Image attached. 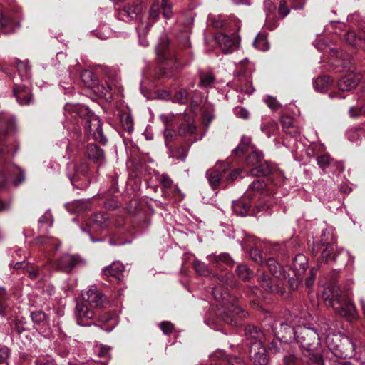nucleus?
Here are the masks:
<instances>
[{"mask_svg": "<svg viewBox=\"0 0 365 365\" xmlns=\"http://www.w3.org/2000/svg\"><path fill=\"white\" fill-rule=\"evenodd\" d=\"M217 285L212 289L214 299L220 302V307L216 314L220 320L233 327L240 324V319L245 317L247 312L243 310L227 292L229 287L236 286V282L230 273L217 277Z\"/></svg>", "mask_w": 365, "mask_h": 365, "instance_id": "obj_1", "label": "nucleus"}, {"mask_svg": "<svg viewBox=\"0 0 365 365\" xmlns=\"http://www.w3.org/2000/svg\"><path fill=\"white\" fill-rule=\"evenodd\" d=\"M322 297L327 307H331L336 313L348 321H353L357 317L355 305L339 290L335 283H331L324 287Z\"/></svg>", "mask_w": 365, "mask_h": 365, "instance_id": "obj_2", "label": "nucleus"}, {"mask_svg": "<svg viewBox=\"0 0 365 365\" xmlns=\"http://www.w3.org/2000/svg\"><path fill=\"white\" fill-rule=\"evenodd\" d=\"M64 109L66 112L74 113L72 117L78 116L83 118V117L85 116V118L82 120V123L88 134L102 145L106 144L107 138L103 135L102 123L97 115L93 113L90 114V112L87 109L82 108L78 104L73 105L66 103L64 106Z\"/></svg>", "mask_w": 365, "mask_h": 365, "instance_id": "obj_3", "label": "nucleus"}, {"mask_svg": "<svg viewBox=\"0 0 365 365\" xmlns=\"http://www.w3.org/2000/svg\"><path fill=\"white\" fill-rule=\"evenodd\" d=\"M335 242L336 237L332 229L327 228L322 231L321 246L324 247V248L321 254L322 258L327 263L339 262L341 265H344L345 261L347 260L346 264L352 265L354 262V257L351 256L348 251H345L343 249L337 250Z\"/></svg>", "mask_w": 365, "mask_h": 365, "instance_id": "obj_4", "label": "nucleus"}, {"mask_svg": "<svg viewBox=\"0 0 365 365\" xmlns=\"http://www.w3.org/2000/svg\"><path fill=\"white\" fill-rule=\"evenodd\" d=\"M295 339L306 351L317 349L322 341L318 329L305 326L297 327Z\"/></svg>", "mask_w": 365, "mask_h": 365, "instance_id": "obj_5", "label": "nucleus"}, {"mask_svg": "<svg viewBox=\"0 0 365 365\" xmlns=\"http://www.w3.org/2000/svg\"><path fill=\"white\" fill-rule=\"evenodd\" d=\"M325 342L330 351L338 358H346L348 349H352L353 344L346 336L331 333L325 337Z\"/></svg>", "mask_w": 365, "mask_h": 365, "instance_id": "obj_6", "label": "nucleus"}, {"mask_svg": "<svg viewBox=\"0 0 365 365\" xmlns=\"http://www.w3.org/2000/svg\"><path fill=\"white\" fill-rule=\"evenodd\" d=\"M68 177L71 184L76 188H81L83 185L76 184L78 181H84L88 179L89 165L86 162L80 163H70L67 166Z\"/></svg>", "mask_w": 365, "mask_h": 365, "instance_id": "obj_7", "label": "nucleus"}, {"mask_svg": "<svg viewBox=\"0 0 365 365\" xmlns=\"http://www.w3.org/2000/svg\"><path fill=\"white\" fill-rule=\"evenodd\" d=\"M24 171L16 165H6L0 170V187L4 186L7 181H11L15 186L24 181Z\"/></svg>", "mask_w": 365, "mask_h": 365, "instance_id": "obj_8", "label": "nucleus"}, {"mask_svg": "<svg viewBox=\"0 0 365 365\" xmlns=\"http://www.w3.org/2000/svg\"><path fill=\"white\" fill-rule=\"evenodd\" d=\"M110 224L109 217L107 214L96 213L87 222L88 235L93 242L101 241V239H94L91 232H98L106 229Z\"/></svg>", "mask_w": 365, "mask_h": 365, "instance_id": "obj_9", "label": "nucleus"}, {"mask_svg": "<svg viewBox=\"0 0 365 365\" xmlns=\"http://www.w3.org/2000/svg\"><path fill=\"white\" fill-rule=\"evenodd\" d=\"M81 263H84V261L78 255L65 254L56 260L53 266L56 269L68 274Z\"/></svg>", "mask_w": 365, "mask_h": 365, "instance_id": "obj_10", "label": "nucleus"}, {"mask_svg": "<svg viewBox=\"0 0 365 365\" xmlns=\"http://www.w3.org/2000/svg\"><path fill=\"white\" fill-rule=\"evenodd\" d=\"M169 41L168 38L165 36H163L160 38V41L158 44L155 47V51L158 57L161 61H168L170 60L171 62H173L175 68H180L183 66L181 65L180 58H177L173 57L172 54L169 51ZM189 64V63H184V66Z\"/></svg>", "mask_w": 365, "mask_h": 365, "instance_id": "obj_11", "label": "nucleus"}, {"mask_svg": "<svg viewBox=\"0 0 365 365\" xmlns=\"http://www.w3.org/2000/svg\"><path fill=\"white\" fill-rule=\"evenodd\" d=\"M216 40L225 53H230L239 48V38L235 34L220 33L216 36Z\"/></svg>", "mask_w": 365, "mask_h": 365, "instance_id": "obj_12", "label": "nucleus"}, {"mask_svg": "<svg viewBox=\"0 0 365 365\" xmlns=\"http://www.w3.org/2000/svg\"><path fill=\"white\" fill-rule=\"evenodd\" d=\"M172 5L169 0H161V5L160 6L158 2H155L152 4L149 11L150 20H156L160 17L161 10L163 11V15L167 19H170L173 16V11L171 10Z\"/></svg>", "mask_w": 365, "mask_h": 365, "instance_id": "obj_13", "label": "nucleus"}, {"mask_svg": "<svg viewBox=\"0 0 365 365\" xmlns=\"http://www.w3.org/2000/svg\"><path fill=\"white\" fill-rule=\"evenodd\" d=\"M249 357L255 365H267L268 358L264 345L260 343L253 344L249 349Z\"/></svg>", "mask_w": 365, "mask_h": 365, "instance_id": "obj_14", "label": "nucleus"}, {"mask_svg": "<svg viewBox=\"0 0 365 365\" xmlns=\"http://www.w3.org/2000/svg\"><path fill=\"white\" fill-rule=\"evenodd\" d=\"M245 337L247 345L250 347L253 344L265 343L266 335L264 332L254 325H249L245 329Z\"/></svg>", "mask_w": 365, "mask_h": 365, "instance_id": "obj_15", "label": "nucleus"}, {"mask_svg": "<svg viewBox=\"0 0 365 365\" xmlns=\"http://www.w3.org/2000/svg\"><path fill=\"white\" fill-rule=\"evenodd\" d=\"M93 312L89 309L83 303H77L76 307V317L77 324L82 327H89L93 323L91 320L93 317Z\"/></svg>", "mask_w": 365, "mask_h": 365, "instance_id": "obj_16", "label": "nucleus"}, {"mask_svg": "<svg viewBox=\"0 0 365 365\" xmlns=\"http://www.w3.org/2000/svg\"><path fill=\"white\" fill-rule=\"evenodd\" d=\"M82 297L91 307H102L106 303V297L96 289H89L83 292Z\"/></svg>", "mask_w": 365, "mask_h": 365, "instance_id": "obj_17", "label": "nucleus"}, {"mask_svg": "<svg viewBox=\"0 0 365 365\" xmlns=\"http://www.w3.org/2000/svg\"><path fill=\"white\" fill-rule=\"evenodd\" d=\"M14 95L19 105H29L32 101L31 90L26 85H19L15 83L14 86Z\"/></svg>", "mask_w": 365, "mask_h": 365, "instance_id": "obj_18", "label": "nucleus"}, {"mask_svg": "<svg viewBox=\"0 0 365 365\" xmlns=\"http://www.w3.org/2000/svg\"><path fill=\"white\" fill-rule=\"evenodd\" d=\"M142 11L140 4H133L125 6L118 13V18L124 21H129L136 19Z\"/></svg>", "mask_w": 365, "mask_h": 365, "instance_id": "obj_19", "label": "nucleus"}, {"mask_svg": "<svg viewBox=\"0 0 365 365\" xmlns=\"http://www.w3.org/2000/svg\"><path fill=\"white\" fill-rule=\"evenodd\" d=\"M296 329L297 327H294L287 323L282 322L279 324V327L276 324L273 330L279 341L288 342L291 341L293 337L295 339Z\"/></svg>", "mask_w": 365, "mask_h": 365, "instance_id": "obj_20", "label": "nucleus"}, {"mask_svg": "<svg viewBox=\"0 0 365 365\" xmlns=\"http://www.w3.org/2000/svg\"><path fill=\"white\" fill-rule=\"evenodd\" d=\"M207 259L212 267L219 269H226L233 264V260L228 253H221L220 255L212 254L207 256Z\"/></svg>", "mask_w": 365, "mask_h": 365, "instance_id": "obj_21", "label": "nucleus"}, {"mask_svg": "<svg viewBox=\"0 0 365 365\" xmlns=\"http://www.w3.org/2000/svg\"><path fill=\"white\" fill-rule=\"evenodd\" d=\"M360 79L361 76L359 74L349 73L339 81V89L341 91H351L356 87Z\"/></svg>", "mask_w": 365, "mask_h": 365, "instance_id": "obj_22", "label": "nucleus"}, {"mask_svg": "<svg viewBox=\"0 0 365 365\" xmlns=\"http://www.w3.org/2000/svg\"><path fill=\"white\" fill-rule=\"evenodd\" d=\"M345 41L354 48H360L365 51V28L356 34L353 31L345 34Z\"/></svg>", "mask_w": 365, "mask_h": 365, "instance_id": "obj_23", "label": "nucleus"}, {"mask_svg": "<svg viewBox=\"0 0 365 365\" xmlns=\"http://www.w3.org/2000/svg\"><path fill=\"white\" fill-rule=\"evenodd\" d=\"M307 267L308 259L307 257L302 254L296 255L292 267V270L294 277L297 278H302Z\"/></svg>", "mask_w": 365, "mask_h": 365, "instance_id": "obj_24", "label": "nucleus"}, {"mask_svg": "<svg viewBox=\"0 0 365 365\" xmlns=\"http://www.w3.org/2000/svg\"><path fill=\"white\" fill-rule=\"evenodd\" d=\"M85 154L88 158L96 163H102L105 160L103 150L93 143H89L86 145Z\"/></svg>", "mask_w": 365, "mask_h": 365, "instance_id": "obj_25", "label": "nucleus"}, {"mask_svg": "<svg viewBox=\"0 0 365 365\" xmlns=\"http://www.w3.org/2000/svg\"><path fill=\"white\" fill-rule=\"evenodd\" d=\"M196 127L194 125V118L192 115L185 114L183 116V121L180 123L178 132L180 135L192 134L195 132Z\"/></svg>", "mask_w": 365, "mask_h": 365, "instance_id": "obj_26", "label": "nucleus"}, {"mask_svg": "<svg viewBox=\"0 0 365 365\" xmlns=\"http://www.w3.org/2000/svg\"><path fill=\"white\" fill-rule=\"evenodd\" d=\"M124 266L120 262H115L103 269V274L107 277L115 278L118 281L123 277Z\"/></svg>", "mask_w": 365, "mask_h": 365, "instance_id": "obj_27", "label": "nucleus"}, {"mask_svg": "<svg viewBox=\"0 0 365 365\" xmlns=\"http://www.w3.org/2000/svg\"><path fill=\"white\" fill-rule=\"evenodd\" d=\"M274 165L265 161L263 163L252 168L250 170V175L252 176H267L270 175L274 170Z\"/></svg>", "mask_w": 365, "mask_h": 365, "instance_id": "obj_28", "label": "nucleus"}, {"mask_svg": "<svg viewBox=\"0 0 365 365\" xmlns=\"http://www.w3.org/2000/svg\"><path fill=\"white\" fill-rule=\"evenodd\" d=\"M267 266L268 267L270 272L276 278L282 279L285 278V272L281 264L273 257H269L266 262Z\"/></svg>", "mask_w": 365, "mask_h": 365, "instance_id": "obj_29", "label": "nucleus"}, {"mask_svg": "<svg viewBox=\"0 0 365 365\" xmlns=\"http://www.w3.org/2000/svg\"><path fill=\"white\" fill-rule=\"evenodd\" d=\"M66 210L72 212H82L90 209V205L88 200H77L71 203L66 204Z\"/></svg>", "mask_w": 365, "mask_h": 365, "instance_id": "obj_30", "label": "nucleus"}, {"mask_svg": "<svg viewBox=\"0 0 365 365\" xmlns=\"http://www.w3.org/2000/svg\"><path fill=\"white\" fill-rule=\"evenodd\" d=\"M206 177L212 190H215L221 183L222 172L210 169L207 171Z\"/></svg>", "mask_w": 365, "mask_h": 365, "instance_id": "obj_31", "label": "nucleus"}, {"mask_svg": "<svg viewBox=\"0 0 365 365\" xmlns=\"http://www.w3.org/2000/svg\"><path fill=\"white\" fill-rule=\"evenodd\" d=\"M250 207L251 204L245 200L232 202L233 212L237 216L245 217L247 215Z\"/></svg>", "mask_w": 365, "mask_h": 365, "instance_id": "obj_32", "label": "nucleus"}, {"mask_svg": "<svg viewBox=\"0 0 365 365\" xmlns=\"http://www.w3.org/2000/svg\"><path fill=\"white\" fill-rule=\"evenodd\" d=\"M253 148L254 146L251 145V138L247 136H242L239 145L232 150V154L240 157Z\"/></svg>", "mask_w": 365, "mask_h": 365, "instance_id": "obj_33", "label": "nucleus"}, {"mask_svg": "<svg viewBox=\"0 0 365 365\" xmlns=\"http://www.w3.org/2000/svg\"><path fill=\"white\" fill-rule=\"evenodd\" d=\"M266 187V184L264 180L257 179L255 180L247 189L245 192V195L247 197L255 196L259 194L262 190Z\"/></svg>", "mask_w": 365, "mask_h": 365, "instance_id": "obj_34", "label": "nucleus"}, {"mask_svg": "<svg viewBox=\"0 0 365 365\" xmlns=\"http://www.w3.org/2000/svg\"><path fill=\"white\" fill-rule=\"evenodd\" d=\"M333 80L329 76H321L317 78L314 82L313 86L316 91L323 93L327 91L331 86Z\"/></svg>", "mask_w": 365, "mask_h": 365, "instance_id": "obj_35", "label": "nucleus"}, {"mask_svg": "<svg viewBox=\"0 0 365 365\" xmlns=\"http://www.w3.org/2000/svg\"><path fill=\"white\" fill-rule=\"evenodd\" d=\"M16 68L21 81H27L31 78V68L28 61H19L16 63Z\"/></svg>", "mask_w": 365, "mask_h": 365, "instance_id": "obj_36", "label": "nucleus"}, {"mask_svg": "<svg viewBox=\"0 0 365 365\" xmlns=\"http://www.w3.org/2000/svg\"><path fill=\"white\" fill-rule=\"evenodd\" d=\"M19 26V23H15L10 19L5 18L0 13V27L4 28V32L6 34L12 33Z\"/></svg>", "mask_w": 365, "mask_h": 365, "instance_id": "obj_37", "label": "nucleus"}, {"mask_svg": "<svg viewBox=\"0 0 365 365\" xmlns=\"http://www.w3.org/2000/svg\"><path fill=\"white\" fill-rule=\"evenodd\" d=\"M263 158L264 154L261 151L257 150L254 147L246 158V163L247 165H254L261 163Z\"/></svg>", "mask_w": 365, "mask_h": 365, "instance_id": "obj_38", "label": "nucleus"}, {"mask_svg": "<svg viewBox=\"0 0 365 365\" xmlns=\"http://www.w3.org/2000/svg\"><path fill=\"white\" fill-rule=\"evenodd\" d=\"M159 180L163 187V195L166 197L170 196L168 190L171 189L173 185V180L168 175L163 174Z\"/></svg>", "mask_w": 365, "mask_h": 365, "instance_id": "obj_39", "label": "nucleus"}, {"mask_svg": "<svg viewBox=\"0 0 365 365\" xmlns=\"http://www.w3.org/2000/svg\"><path fill=\"white\" fill-rule=\"evenodd\" d=\"M189 101V93L185 88L176 91L173 96V101L180 104H186Z\"/></svg>", "mask_w": 365, "mask_h": 365, "instance_id": "obj_40", "label": "nucleus"}, {"mask_svg": "<svg viewBox=\"0 0 365 365\" xmlns=\"http://www.w3.org/2000/svg\"><path fill=\"white\" fill-rule=\"evenodd\" d=\"M200 87H207L210 86L215 81L214 76L210 72H200Z\"/></svg>", "mask_w": 365, "mask_h": 365, "instance_id": "obj_41", "label": "nucleus"}, {"mask_svg": "<svg viewBox=\"0 0 365 365\" xmlns=\"http://www.w3.org/2000/svg\"><path fill=\"white\" fill-rule=\"evenodd\" d=\"M260 284L264 291L267 292H274L277 290V287L273 284L270 278L266 274L260 277Z\"/></svg>", "mask_w": 365, "mask_h": 365, "instance_id": "obj_42", "label": "nucleus"}, {"mask_svg": "<svg viewBox=\"0 0 365 365\" xmlns=\"http://www.w3.org/2000/svg\"><path fill=\"white\" fill-rule=\"evenodd\" d=\"M236 272L240 278L243 280L248 279L253 276L252 272L245 264H240L236 269Z\"/></svg>", "mask_w": 365, "mask_h": 365, "instance_id": "obj_43", "label": "nucleus"}, {"mask_svg": "<svg viewBox=\"0 0 365 365\" xmlns=\"http://www.w3.org/2000/svg\"><path fill=\"white\" fill-rule=\"evenodd\" d=\"M38 245H48L53 247L54 250H57L61 246V242L57 239L40 237L36 240Z\"/></svg>", "mask_w": 365, "mask_h": 365, "instance_id": "obj_44", "label": "nucleus"}, {"mask_svg": "<svg viewBox=\"0 0 365 365\" xmlns=\"http://www.w3.org/2000/svg\"><path fill=\"white\" fill-rule=\"evenodd\" d=\"M253 46L262 51H266L269 49V43L267 41V39L262 36H257L253 41Z\"/></svg>", "mask_w": 365, "mask_h": 365, "instance_id": "obj_45", "label": "nucleus"}, {"mask_svg": "<svg viewBox=\"0 0 365 365\" xmlns=\"http://www.w3.org/2000/svg\"><path fill=\"white\" fill-rule=\"evenodd\" d=\"M304 356L307 358V362L315 365H323V359L319 354L314 353L313 351H307Z\"/></svg>", "mask_w": 365, "mask_h": 365, "instance_id": "obj_46", "label": "nucleus"}, {"mask_svg": "<svg viewBox=\"0 0 365 365\" xmlns=\"http://www.w3.org/2000/svg\"><path fill=\"white\" fill-rule=\"evenodd\" d=\"M193 267L196 272L200 275L208 276L210 274L207 265L200 260H195L193 262Z\"/></svg>", "mask_w": 365, "mask_h": 365, "instance_id": "obj_47", "label": "nucleus"}, {"mask_svg": "<svg viewBox=\"0 0 365 365\" xmlns=\"http://www.w3.org/2000/svg\"><path fill=\"white\" fill-rule=\"evenodd\" d=\"M210 24L215 28H222L226 24L227 19L223 15L209 16Z\"/></svg>", "mask_w": 365, "mask_h": 365, "instance_id": "obj_48", "label": "nucleus"}, {"mask_svg": "<svg viewBox=\"0 0 365 365\" xmlns=\"http://www.w3.org/2000/svg\"><path fill=\"white\" fill-rule=\"evenodd\" d=\"M91 33L101 40L108 39L112 34L111 30L108 26H103L95 31H91Z\"/></svg>", "mask_w": 365, "mask_h": 365, "instance_id": "obj_49", "label": "nucleus"}, {"mask_svg": "<svg viewBox=\"0 0 365 365\" xmlns=\"http://www.w3.org/2000/svg\"><path fill=\"white\" fill-rule=\"evenodd\" d=\"M121 123L124 129L128 133H131L133 130V118L129 114L125 113L121 116Z\"/></svg>", "mask_w": 365, "mask_h": 365, "instance_id": "obj_50", "label": "nucleus"}, {"mask_svg": "<svg viewBox=\"0 0 365 365\" xmlns=\"http://www.w3.org/2000/svg\"><path fill=\"white\" fill-rule=\"evenodd\" d=\"M188 149L186 147L181 146L177 148L175 153L170 151V157L176 158L178 160L185 161L187 155Z\"/></svg>", "mask_w": 365, "mask_h": 365, "instance_id": "obj_51", "label": "nucleus"}, {"mask_svg": "<svg viewBox=\"0 0 365 365\" xmlns=\"http://www.w3.org/2000/svg\"><path fill=\"white\" fill-rule=\"evenodd\" d=\"M317 160L319 166L323 170L329 166L332 162V159L327 154L319 156Z\"/></svg>", "mask_w": 365, "mask_h": 365, "instance_id": "obj_52", "label": "nucleus"}, {"mask_svg": "<svg viewBox=\"0 0 365 365\" xmlns=\"http://www.w3.org/2000/svg\"><path fill=\"white\" fill-rule=\"evenodd\" d=\"M38 223L41 227L43 225H46V227H51L52 225L53 219L49 210H48L43 216L39 218Z\"/></svg>", "mask_w": 365, "mask_h": 365, "instance_id": "obj_53", "label": "nucleus"}, {"mask_svg": "<svg viewBox=\"0 0 365 365\" xmlns=\"http://www.w3.org/2000/svg\"><path fill=\"white\" fill-rule=\"evenodd\" d=\"M237 91L240 93L250 95L255 91V88L252 86L251 82L247 80V83L245 84H240L237 86Z\"/></svg>", "mask_w": 365, "mask_h": 365, "instance_id": "obj_54", "label": "nucleus"}, {"mask_svg": "<svg viewBox=\"0 0 365 365\" xmlns=\"http://www.w3.org/2000/svg\"><path fill=\"white\" fill-rule=\"evenodd\" d=\"M81 77L83 81H84L86 84H89L90 83L93 82L96 80L93 73L88 70L83 71L81 74Z\"/></svg>", "mask_w": 365, "mask_h": 365, "instance_id": "obj_55", "label": "nucleus"}, {"mask_svg": "<svg viewBox=\"0 0 365 365\" xmlns=\"http://www.w3.org/2000/svg\"><path fill=\"white\" fill-rule=\"evenodd\" d=\"M29 277L31 279H36L38 278H42L44 276V274L42 272V269L39 267L31 268L28 270Z\"/></svg>", "mask_w": 365, "mask_h": 365, "instance_id": "obj_56", "label": "nucleus"}, {"mask_svg": "<svg viewBox=\"0 0 365 365\" xmlns=\"http://www.w3.org/2000/svg\"><path fill=\"white\" fill-rule=\"evenodd\" d=\"M264 9L267 17H269L272 14H274L276 6L271 0H265L264 1Z\"/></svg>", "mask_w": 365, "mask_h": 365, "instance_id": "obj_57", "label": "nucleus"}, {"mask_svg": "<svg viewBox=\"0 0 365 365\" xmlns=\"http://www.w3.org/2000/svg\"><path fill=\"white\" fill-rule=\"evenodd\" d=\"M234 113L235 115L239 118L246 120L249 118V112L242 107H235L234 108Z\"/></svg>", "mask_w": 365, "mask_h": 365, "instance_id": "obj_58", "label": "nucleus"}, {"mask_svg": "<svg viewBox=\"0 0 365 365\" xmlns=\"http://www.w3.org/2000/svg\"><path fill=\"white\" fill-rule=\"evenodd\" d=\"M150 26L151 25L150 24H148L145 27H143V24H141V25L138 26V27L137 28V29L138 30V33H139V43L144 47H146L148 46V41L142 37L140 31H144V30L148 31L149 29V28L150 27Z\"/></svg>", "mask_w": 365, "mask_h": 365, "instance_id": "obj_59", "label": "nucleus"}, {"mask_svg": "<svg viewBox=\"0 0 365 365\" xmlns=\"http://www.w3.org/2000/svg\"><path fill=\"white\" fill-rule=\"evenodd\" d=\"M250 256L252 259L257 263H263V258L260 251L257 248H252L250 250Z\"/></svg>", "mask_w": 365, "mask_h": 365, "instance_id": "obj_60", "label": "nucleus"}, {"mask_svg": "<svg viewBox=\"0 0 365 365\" xmlns=\"http://www.w3.org/2000/svg\"><path fill=\"white\" fill-rule=\"evenodd\" d=\"M290 12L289 9L287 5V2L284 0H281L279 2V14L282 18L287 16Z\"/></svg>", "mask_w": 365, "mask_h": 365, "instance_id": "obj_61", "label": "nucleus"}, {"mask_svg": "<svg viewBox=\"0 0 365 365\" xmlns=\"http://www.w3.org/2000/svg\"><path fill=\"white\" fill-rule=\"evenodd\" d=\"M284 365H297L298 359L294 354H288L283 358Z\"/></svg>", "mask_w": 365, "mask_h": 365, "instance_id": "obj_62", "label": "nucleus"}, {"mask_svg": "<svg viewBox=\"0 0 365 365\" xmlns=\"http://www.w3.org/2000/svg\"><path fill=\"white\" fill-rule=\"evenodd\" d=\"M159 327L165 334H170L173 329V324L169 322H163L159 324Z\"/></svg>", "mask_w": 365, "mask_h": 365, "instance_id": "obj_63", "label": "nucleus"}, {"mask_svg": "<svg viewBox=\"0 0 365 365\" xmlns=\"http://www.w3.org/2000/svg\"><path fill=\"white\" fill-rule=\"evenodd\" d=\"M264 101L267 105L272 110H276L279 106L277 99L272 96H265Z\"/></svg>", "mask_w": 365, "mask_h": 365, "instance_id": "obj_64", "label": "nucleus"}]
</instances>
